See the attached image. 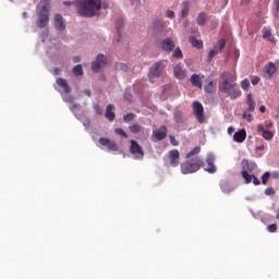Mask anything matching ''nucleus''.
<instances>
[{
    "mask_svg": "<svg viewBox=\"0 0 279 279\" xmlns=\"http://www.w3.org/2000/svg\"><path fill=\"white\" fill-rule=\"evenodd\" d=\"M220 93H225L231 100L239 99L243 93L236 84V74L232 72H222L219 82Z\"/></svg>",
    "mask_w": 279,
    "mask_h": 279,
    "instance_id": "f257e3e1",
    "label": "nucleus"
},
{
    "mask_svg": "<svg viewBox=\"0 0 279 279\" xmlns=\"http://www.w3.org/2000/svg\"><path fill=\"white\" fill-rule=\"evenodd\" d=\"M74 7L78 16L93 19L101 10V0H74Z\"/></svg>",
    "mask_w": 279,
    "mask_h": 279,
    "instance_id": "f03ea898",
    "label": "nucleus"
},
{
    "mask_svg": "<svg viewBox=\"0 0 279 279\" xmlns=\"http://www.w3.org/2000/svg\"><path fill=\"white\" fill-rule=\"evenodd\" d=\"M202 168H204V159H202V157L186 159L180 163L181 173L183 175L197 173V171H199Z\"/></svg>",
    "mask_w": 279,
    "mask_h": 279,
    "instance_id": "7ed1b4c3",
    "label": "nucleus"
},
{
    "mask_svg": "<svg viewBox=\"0 0 279 279\" xmlns=\"http://www.w3.org/2000/svg\"><path fill=\"white\" fill-rule=\"evenodd\" d=\"M51 0H40L37 4L38 10V24L39 29H43L49 25V5Z\"/></svg>",
    "mask_w": 279,
    "mask_h": 279,
    "instance_id": "20e7f679",
    "label": "nucleus"
},
{
    "mask_svg": "<svg viewBox=\"0 0 279 279\" xmlns=\"http://www.w3.org/2000/svg\"><path fill=\"white\" fill-rule=\"evenodd\" d=\"M167 64L169 61L162 59L155 62L148 70V80L151 84L158 80V77H162L165 75V71L167 69Z\"/></svg>",
    "mask_w": 279,
    "mask_h": 279,
    "instance_id": "39448f33",
    "label": "nucleus"
},
{
    "mask_svg": "<svg viewBox=\"0 0 279 279\" xmlns=\"http://www.w3.org/2000/svg\"><path fill=\"white\" fill-rule=\"evenodd\" d=\"M70 110L74 114L75 119H77V121H82L86 130L90 128V118L86 117V111H84V109L82 108V105L80 104L71 105Z\"/></svg>",
    "mask_w": 279,
    "mask_h": 279,
    "instance_id": "423d86ee",
    "label": "nucleus"
},
{
    "mask_svg": "<svg viewBox=\"0 0 279 279\" xmlns=\"http://www.w3.org/2000/svg\"><path fill=\"white\" fill-rule=\"evenodd\" d=\"M129 150L135 160H143V158H145V150H143V146L140 145L135 140L130 141Z\"/></svg>",
    "mask_w": 279,
    "mask_h": 279,
    "instance_id": "0eeeda50",
    "label": "nucleus"
},
{
    "mask_svg": "<svg viewBox=\"0 0 279 279\" xmlns=\"http://www.w3.org/2000/svg\"><path fill=\"white\" fill-rule=\"evenodd\" d=\"M192 108H193L194 117H196V120H197L199 123H204V121H205L204 105H202V102L195 100V101L192 104Z\"/></svg>",
    "mask_w": 279,
    "mask_h": 279,
    "instance_id": "6e6552de",
    "label": "nucleus"
},
{
    "mask_svg": "<svg viewBox=\"0 0 279 279\" xmlns=\"http://www.w3.org/2000/svg\"><path fill=\"white\" fill-rule=\"evenodd\" d=\"M151 138H153L154 143L165 141V138H167V126L160 125L157 130H154Z\"/></svg>",
    "mask_w": 279,
    "mask_h": 279,
    "instance_id": "1a4fd4ad",
    "label": "nucleus"
},
{
    "mask_svg": "<svg viewBox=\"0 0 279 279\" xmlns=\"http://www.w3.org/2000/svg\"><path fill=\"white\" fill-rule=\"evenodd\" d=\"M106 63V56L98 53L96 59L92 62V71H94V73H99L101 66H105Z\"/></svg>",
    "mask_w": 279,
    "mask_h": 279,
    "instance_id": "9d476101",
    "label": "nucleus"
},
{
    "mask_svg": "<svg viewBox=\"0 0 279 279\" xmlns=\"http://www.w3.org/2000/svg\"><path fill=\"white\" fill-rule=\"evenodd\" d=\"M205 161L207 163V167L204 168V171L210 174L217 173V166L215 165V154L209 153Z\"/></svg>",
    "mask_w": 279,
    "mask_h": 279,
    "instance_id": "9b49d317",
    "label": "nucleus"
},
{
    "mask_svg": "<svg viewBox=\"0 0 279 279\" xmlns=\"http://www.w3.org/2000/svg\"><path fill=\"white\" fill-rule=\"evenodd\" d=\"M98 142L102 147H107L108 151H119V146L117 145V142L111 141L110 138L100 137Z\"/></svg>",
    "mask_w": 279,
    "mask_h": 279,
    "instance_id": "f8f14e48",
    "label": "nucleus"
},
{
    "mask_svg": "<svg viewBox=\"0 0 279 279\" xmlns=\"http://www.w3.org/2000/svg\"><path fill=\"white\" fill-rule=\"evenodd\" d=\"M173 76L177 80H185L186 77V69H184V65L182 63H177L173 68Z\"/></svg>",
    "mask_w": 279,
    "mask_h": 279,
    "instance_id": "ddd939ff",
    "label": "nucleus"
},
{
    "mask_svg": "<svg viewBox=\"0 0 279 279\" xmlns=\"http://www.w3.org/2000/svg\"><path fill=\"white\" fill-rule=\"evenodd\" d=\"M54 29H57V32H64L66 29V24L64 23L62 14L54 15Z\"/></svg>",
    "mask_w": 279,
    "mask_h": 279,
    "instance_id": "4468645a",
    "label": "nucleus"
},
{
    "mask_svg": "<svg viewBox=\"0 0 279 279\" xmlns=\"http://www.w3.org/2000/svg\"><path fill=\"white\" fill-rule=\"evenodd\" d=\"M170 158V167H179L180 166V150L173 149L169 153Z\"/></svg>",
    "mask_w": 279,
    "mask_h": 279,
    "instance_id": "2eb2a0df",
    "label": "nucleus"
},
{
    "mask_svg": "<svg viewBox=\"0 0 279 279\" xmlns=\"http://www.w3.org/2000/svg\"><path fill=\"white\" fill-rule=\"evenodd\" d=\"M242 171H246V173H252L253 171H256V162L250 161L247 159H243L241 161Z\"/></svg>",
    "mask_w": 279,
    "mask_h": 279,
    "instance_id": "dca6fc26",
    "label": "nucleus"
},
{
    "mask_svg": "<svg viewBox=\"0 0 279 279\" xmlns=\"http://www.w3.org/2000/svg\"><path fill=\"white\" fill-rule=\"evenodd\" d=\"M161 49L162 51H166L167 53H171L173 49H175V44L171 38H166L161 41Z\"/></svg>",
    "mask_w": 279,
    "mask_h": 279,
    "instance_id": "f3484780",
    "label": "nucleus"
},
{
    "mask_svg": "<svg viewBox=\"0 0 279 279\" xmlns=\"http://www.w3.org/2000/svg\"><path fill=\"white\" fill-rule=\"evenodd\" d=\"M257 132L259 134H262V136L265 141H271L274 138V133H271V131L265 129V125H263V124L257 125Z\"/></svg>",
    "mask_w": 279,
    "mask_h": 279,
    "instance_id": "a211bd4d",
    "label": "nucleus"
},
{
    "mask_svg": "<svg viewBox=\"0 0 279 279\" xmlns=\"http://www.w3.org/2000/svg\"><path fill=\"white\" fill-rule=\"evenodd\" d=\"M247 138V132L245 129H241L233 134L234 143H244Z\"/></svg>",
    "mask_w": 279,
    "mask_h": 279,
    "instance_id": "6ab92c4d",
    "label": "nucleus"
},
{
    "mask_svg": "<svg viewBox=\"0 0 279 279\" xmlns=\"http://www.w3.org/2000/svg\"><path fill=\"white\" fill-rule=\"evenodd\" d=\"M105 117H106L107 121H110L111 123H112V121H114V119H117V113H114V105L109 104L107 106Z\"/></svg>",
    "mask_w": 279,
    "mask_h": 279,
    "instance_id": "aec40b11",
    "label": "nucleus"
},
{
    "mask_svg": "<svg viewBox=\"0 0 279 279\" xmlns=\"http://www.w3.org/2000/svg\"><path fill=\"white\" fill-rule=\"evenodd\" d=\"M56 83L58 84V86H60V88L63 89V93H65V95H70L71 86H69V83L66 82V78L58 77L56 80Z\"/></svg>",
    "mask_w": 279,
    "mask_h": 279,
    "instance_id": "412c9836",
    "label": "nucleus"
},
{
    "mask_svg": "<svg viewBox=\"0 0 279 279\" xmlns=\"http://www.w3.org/2000/svg\"><path fill=\"white\" fill-rule=\"evenodd\" d=\"M220 189L222 193H226L228 195L232 193V191H234L235 187L232 184H230L228 180H222L220 181Z\"/></svg>",
    "mask_w": 279,
    "mask_h": 279,
    "instance_id": "4be33fe9",
    "label": "nucleus"
},
{
    "mask_svg": "<svg viewBox=\"0 0 279 279\" xmlns=\"http://www.w3.org/2000/svg\"><path fill=\"white\" fill-rule=\"evenodd\" d=\"M173 120L177 125H182V123H184V114L182 113V110L178 108L174 109Z\"/></svg>",
    "mask_w": 279,
    "mask_h": 279,
    "instance_id": "5701e85b",
    "label": "nucleus"
},
{
    "mask_svg": "<svg viewBox=\"0 0 279 279\" xmlns=\"http://www.w3.org/2000/svg\"><path fill=\"white\" fill-rule=\"evenodd\" d=\"M208 21V14L206 12H201L198 13L197 17H196V23L197 25H199V27H204V25H206Z\"/></svg>",
    "mask_w": 279,
    "mask_h": 279,
    "instance_id": "b1692460",
    "label": "nucleus"
},
{
    "mask_svg": "<svg viewBox=\"0 0 279 279\" xmlns=\"http://www.w3.org/2000/svg\"><path fill=\"white\" fill-rule=\"evenodd\" d=\"M189 43H191L192 47H195V49H204V43L193 35L189 37Z\"/></svg>",
    "mask_w": 279,
    "mask_h": 279,
    "instance_id": "393cba45",
    "label": "nucleus"
},
{
    "mask_svg": "<svg viewBox=\"0 0 279 279\" xmlns=\"http://www.w3.org/2000/svg\"><path fill=\"white\" fill-rule=\"evenodd\" d=\"M191 84L192 86H195L196 88H203L204 84L202 83V78H199L198 74H193L191 76Z\"/></svg>",
    "mask_w": 279,
    "mask_h": 279,
    "instance_id": "a878e982",
    "label": "nucleus"
},
{
    "mask_svg": "<svg viewBox=\"0 0 279 279\" xmlns=\"http://www.w3.org/2000/svg\"><path fill=\"white\" fill-rule=\"evenodd\" d=\"M191 3L189 1H183L181 7V16L182 19H186L189 16V12L191 10Z\"/></svg>",
    "mask_w": 279,
    "mask_h": 279,
    "instance_id": "bb28decb",
    "label": "nucleus"
},
{
    "mask_svg": "<svg viewBox=\"0 0 279 279\" xmlns=\"http://www.w3.org/2000/svg\"><path fill=\"white\" fill-rule=\"evenodd\" d=\"M116 29L118 34L117 43H121V33L123 32V20H118L116 22Z\"/></svg>",
    "mask_w": 279,
    "mask_h": 279,
    "instance_id": "cd10ccee",
    "label": "nucleus"
},
{
    "mask_svg": "<svg viewBox=\"0 0 279 279\" xmlns=\"http://www.w3.org/2000/svg\"><path fill=\"white\" fill-rule=\"evenodd\" d=\"M204 92L206 93V95H213V93H215V85L213 80L206 82V85L204 86Z\"/></svg>",
    "mask_w": 279,
    "mask_h": 279,
    "instance_id": "c85d7f7f",
    "label": "nucleus"
},
{
    "mask_svg": "<svg viewBox=\"0 0 279 279\" xmlns=\"http://www.w3.org/2000/svg\"><path fill=\"white\" fill-rule=\"evenodd\" d=\"M246 104L248 106L246 112H254V110H256V107L254 106V99H252V94H247Z\"/></svg>",
    "mask_w": 279,
    "mask_h": 279,
    "instance_id": "c756f323",
    "label": "nucleus"
},
{
    "mask_svg": "<svg viewBox=\"0 0 279 279\" xmlns=\"http://www.w3.org/2000/svg\"><path fill=\"white\" fill-rule=\"evenodd\" d=\"M199 151H202V148L199 146L194 147L185 155L186 160H191V158L197 157V154H199Z\"/></svg>",
    "mask_w": 279,
    "mask_h": 279,
    "instance_id": "7c9ffc66",
    "label": "nucleus"
},
{
    "mask_svg": "<svg viewBox=\"0 0 279 279\" xmlns=\"http://www.w3.org/2000/svg\"><path fill=\"white\" fill-rule=\"evenodd\" d=\"M265 71L268 76L274 77V73H276V64L274 62H269L266 64Z\"/></svg>",
    "mask_w": 279,
    "mask_h": 279,
    "instance_id": "2f4dec72",
    "label": "nucleus"
},
{
    "mask_svg": "<svg viewBox=\"0 0 279 279\" xmlns=\"http://www.w3.org/2000/svg\"><path fill=\"white\" fill-rule=\"evenodd\" d=\"M73 73H74L75 77H80V76L84 75V69L82 68V64H76L73 68Z\"/></svg>",
    "mask_w": 279,
    "mask_h": 279,
    "instance_id": "473e14b6",
    "label": "nucleus"
},
{
    "mask_svg": "<svg viewBox=\"0 0 279 279\" xmlns=\"http://www.w3.org/2000/svg\"><path fill=\"white\" fill-rule=\"evenodd\" d=\"M241 175L243 180H245V184H250L254 178V174H250V172H246L245 170L241 172Z\"/></svg>",
    "mask_w": 279,
    "mask_h": 279,
    "instance_id": "72a5a7b5",
    "label": "nucleus"
},
{
    "mask_svg": "<svg viewBox=\"0 0 279 279\" xmlns=\"http://www.w3.org/2000/svg\"><path fill=\"white\" fill-rule=\"evenodd\" d=\"M172 58H177L179 60H182L184 58V53H182V49L180 47H177L172 52Z\"/></svg>",
    "mask_w": 279,
    "mask_h": 279,
    "instance_id": "f704fd0d",
    "label": "nucleus"
},
{
    "mask_svg": "<svg viewBox=\"0 0 279 279\" xmlns=\"http://www.w3.org/2000/svg\"><path fill=\"white\" fill-rule=\"evenodd\" d=\"M129 130H130V132H131L132 134H138V133L141 132L142 128H141V124L135 123V124H131V125L129 126Z\"/></svg>",
    "mask_w": 279,
    "mask_h": 279,
    "instance_id": "c9c22d12",
    "label": "nucleus"
},
{
    "mask_svg": "<svg viewBox=\"0 0 279 279\" xmlns=\"http://www.w3.org/2000/svg\"><path fill=\"white\" fill-rule=\"evenodd\" d=\"M219 53V50L217 48H214L209 50L208 56H207V62H213V58Z\"/></svg>",
    "mask_w": 279,
    "mask_h": 279,
    "instance_id": "e433bc0d",
    "label": "nucleus"
},
{
    "mask_svg": "<svg viewBox=\"0 0 279 279\" xmlns=\"http://www.w3.org/2000/svg\"><path fill=\"white\" fill-rule=\"evenodd\" d=\"M123 99L125 101H129V104H132V99H134V97L132 96V92H130L129 88L125 89V92L123 94Z\"/></svg>",
    "mask_w": 279,
    "mask_h": 279,
    "instance_id": "4c0bfd02",
    "label": "nucleus"
},
{
    "mask_svg": "<svg viewBox=\"0 0 279 279\" xmlns=\"http://www.w3.org/2000/svg\"><path fill=\"white\" fill-rule=\"evenodd\" d=\"M218 52H222L226 49V39L221 38L217 40Z\"/></svg>",
    "mask_w": 279,
    "mask_h": 279,
    "instance_id": "58836bf2",
    "label": "nucleus"
},
{
    "mask_svg": "<svg viewBox=\"0 0 279 279\" xmlns=\"http://www.w3.org/2000/svg\"><path fill=\"white\" fill-rule=\"evenodd\" d=\"M275 9L272 10V16L279 19V0H274Z\"/></svg>",
    "mask_w": 279,
    "mask_h": 279,
    "instance_id": "ea45409f",
    "label": "nucleus"
},
{
    "mask_svg": "<svg viewBox=\"0 0 279 279\" xmlns=\"http://www.w3.org/2000/svg\"><path fill=\"white\" fill-rule=\"evenodd\" d=\"M61 96H62V99H63V101L65 102V104H72V106L75 104V102H73L74 101V99H75V97H73V96H71V95H62L61 94Z\"/></svg>",
    "mask_w": 279,
    "mask_h": 279,
    "instance_id": "a19ab883",
    "label": "nucleus"
},
{
    "mask_svg": "<svg viewBox=\"0 0 279 279\" xmlns=\"http://www.w3.org/2000/svg\"><path fill=\"white\" fill-rule=\"evenodd\" d=\"M114 133L118 134V136H121V138H128V133L121 128L114 129Z\"/></svg>",
    "mask_w": 279,
    "mask_h": 279,
    "instance_id": "79ce46f5",
    "label": "nucleus"
},
{
    "mask_svg": "<svg viewBox=\"0 0 279 279\" xmlns=\"http://www.w3.org/2000/svg\"><path fill=\"white\" fill-rule=\"evenodd\" d=\"M269 178H271V172L266 171V172L262 175V184H267V182H269Z\"/></svg>",
    "mask_w": 279,
    "mask_h": 279,
    "instance_id": "37998d69",
    "label": "nucleus"
},
{
    "mask_svg": "<svg viewBox=\"0 0 279 279\" xmlns=\"http://www.w3.org/2000/svg\"><path fill=\"white\" fill-rule=\"evenodd\" d=\"M241 87L243 90H250V80L248 78L242 80Z\"/></svg>",
    "mask_w": 279,
    "mask_h": 279,
    "instance_id": "c03bdc74",
    "label": "nucleus"
},
{
    "mask_svg": "<svg viewBox=\"0 0 279 279\" xmlns=\"http://www.w3.org/2000/svg\"><path fill=\"white\" fill-rule=\"evenodd\" d=\"M41 43H47V39L49 38V28L44 29V32L40 34Z\"/></svg>",
    "mask_w": 279,
    "mask_h": 279,
    "instance_id": "a18cd8bd",
    "label": "nucleus"
},
{
    "mask_svg": "<svg viewBox=\"0 0 279 279\" xmlns=\"http://www.w3.org/2000/svg\"><path fill=\"white\" fill-rule=\"evenodd\" d=\"M264 193L267 196L276 195V190L271 186H268V187L265 189Z\"/></svg>",
    "mask_w": 279,
    "mask_h": 279,
    "instance_id": "49530a36",
    "label": "nucleus"
},
{
    "mask_svg": "<svg viewBox=\"0 0 279 279\" xmlns=\"http://www.w3.org/2000/svg\"><path fill=\"white\" fill-rule=\"evenodd\" d=\"M94 110H95L96 114H99V116L104 114V110L101 109V106L99 105V102H96L94 105Z\"/></svg>",
    "mask_w": 279,
    "mask_h": 279,
    "instance_id": "de8ad7c7",
    "label": "nucleus"
},
{
    "mask_svg": "<svg viewBox=\"0 0 279 279\" xmlns=\"http://www.w3.org/2000/svg\"><path fill=\"white\" fill-rule=\"evenodd\" d=\"M133 119H134V113H126L125 116H123L124 123H130V121H132Z\"/></svg>",
    "mask_w": 279,
    "mask_h": 279,
    "instance_id": "09e8293b",
    "label": "nucleus"
},
{
    "mask_svg": "<svg viewBox=\"0 0 279 279\" xmlns=\"http://www.w3.org/2000/svg\"><path fill=\"white\" fill-rule=\"evenodd\" d=\"M169 138H170V144H171L173 147H178V145H180V142H178V140H175V136L170 135Z\"/></svg>",
    "mask_w": 279,
    "mask_h": 279,
    "instance_id": "8fccbe9b",
    "label": "nucleus"
},
{
    "mask_svg": "<svg viewBox=\"0 0 279 279\" xmlns=\"http://www.w3.org/2000/svg\"><path fill=\"white\" fill-rule=\"evenodd\" d=\"M154 29H162V22L160 20L154 22Z\"/></svg>",
    "mask_w": 279,
    "mask_h": 279,
    "instance_id": "3c124183",
    "label": "nucleus"
},
{
    "mask_svg": "<svg viewBox=\"0 0 279 279\" xmlns=\"http://www.w3.org/2000/svg\"><path fill=\"white\" fill-rule=\"evenodd\" d=\"M268 232H276L278 230V225L272 223L267 227Z\"/></svg>",
    "mask_w": 279,
    "mask_h": 279,
    "instance_id": "603ef678",
    "label": "nucleus"
},
{
    "mask_svg": "<svg viewBox=\"0 0 279 279\" xmlns=\"http://www.w3.org/2000/svg\"><path fill=\"white\" fill-rule=\"evenodd\" d=\"M248 111H244L242 114L243 119H246V121H252V113H247Z\"/></svg>",
    "mask_w": 279,
    "mask_h": 279,
    "instance_id": "864d4df0",
    "label": "nucleus"
},
{
    "mask_svg": "<svg viewBox=\"0 0 279 279\" xmlns=\"http://www.w3.org/2000/svg\"><path fill=\"white\" fill-rule=\"evenodd\" d=\"M166 16H167L168 19H175V12H173V11H171V10H168V11L166 12Z\"/></svg>",
    "mask_w": 279,
    "mask_h": 279,
    "instance_id": "5fc2aeb1",
    "label": "nucleus"
},
{
    "mask_svg": "<svg viewBox=\"0 0 279 279\" xmlns=\"http://www.w3.org/2000/svg\"><path fill=\"white\" fill-rule=\"evenodd\" d=\"M258 82H260V77L258 76H254L251 78V84H253V86H256Z\"/></svg>",
    "mask_w": 279,
    "mask_h": 279,
    "instance_id": "6e6d98bb",
    "label": "nucleus"
},
{
    "mask_svg": "<svg viewBox=\"0 0 279 279\" xmlns=\"http://www.w3.org/2000/svg\"><path fill=\"white\" fill-rule=\"evenodd\" d=\"M252 182L255 186H258L260 185V180H258V178L256 175L253 174V179H252Z\"/></svg>",
    "mask_w": 279,
    "mask_h": 279,
    "instance_id": "4d7b16f0",
    "label": "nucleus"
},
{
    "mask_svg": "<svg viewBox=\"0 0 279 279\" xmlns=\"http://www.w3.org/2000/svg\"><path fill=\"white\" fill-rule=\"evenodd\" d=\"M63 5H65V8H71L72 5H75V1L71 2V1H64Z\"/></svg>",
    "mask_w": 279,
    "mask_h": 279,
    "instance_id": "13d9d810",
    "label": "nucleus"
},
{
    "mask_svg": "<svg viewBox=\"0 0 279 279\" xmlns=\"http://www.w3.org/2000/svg\"><path fill=\"white\" fill-rule=\"evenodd\" d=\"M62 70L60 69V68H54L53 70H52V74L53 75H60V72H61Z\"/></svg>",
    "mask_w": 279,
    "mask_h": 279,
    "instance_id": "bf43d9fd",
    "label": "nucleus"
},
{
    "mask_svg": "<svg viewBox=\"0 0 279 279\" xmlns=\"http://www.w3.org/2000/svg\"><path fill=\"white\" fill-rule=\"evenodd\" d=\"M72 61H73L74 63L82 62V57L75 56V57H73Z\"/></svg>",
    "mask_w": 279,
    "mask_h": 279,
    "instance_id": "052dcab7",
    "label": "nucleus"
},
{
    "mask_svg": "<svg viewBox=\"0 0 279 279\" xmlns=\"http://www.w3.org/2000/svg\"><path fill=\"white\" fill-rule=\"evenodd\" d=\"M101 8H102V10H108V2L100 1V10H101Z\"/></svg>",
    "mask_w": 279,
    "mask_h": 279,
    "instance_id": "680f3d73",
    "label": "nucleus"
},
{
    "mask_svg": "<svg viewBox=\"0 0 279 279\" xmlns=\"http://www.w3.org/2000/svg\"><path fill=\"white\" fill-rule=\"evenodd\" d=\"M271 178H274V180H278V178H279V171H274V172L271 173Z\"/></svg>",
    "mask_w": 279,
    "mask_h": 279,
    "instance_id": "e2e57ef3",
    "label": "nucleus"
},
{
    "mask_svg": "<svg viewBox=\"0 0 279 279\" xmlns=\"http://www.w3.org/2000/svg\"><path fill=\"white\" fill-rule=\"evenodd\" d=\"M256 150L257 151H264L265 150V145L260 144V145L256 146Z\"/></svg>",
    "mask_w": 279,
    "mask_h": 279,
    "instance_id": "0e129e2a",
    "label": "nucleus"
},
{
    "mask_svg": "<svg viewBox=\"0 0 279 279\" xmlns=\"http://www.w3.org/2000/svg\"><path fill=\"white\" fill-rule=\"evenodd\" d=\"M228 134H234V126L228 128Z\"/></svg>",
    "mask_w": 279,
    "mask_h": 279,
    "instance_id": "69168bd1",
    "label": "nucleus"
},
{
    "mask_svg": "<svg viewBox=\"0 0 279 279\" xmlns=\"http://www.w3.org/2000/svg\"><path fill=\"white\" fill-rule=\"evenodd\" d=\"M266 110H267V108H266L264 105H262V106L259 107V112L265 113Z\"/></svg>",
    "mask_w": 279,
    "mask_h": 279,
    "instance_id": "338daca9",
    "label": "nucleus"
},
{
    "mask_svg": "<svg viewBox=\"0 0 279 279\" xmlns=\"http://www.w3.org/2000/svg\"><path fill=\"white\" fill-rule=\"evenodd\" d=\"M84 95H86L87 97H90L92 95L90 89H84Z\"/></svg>",
    "mask_w": 279,
    "mask_h": 279,
    "instance_id": "774afa93",
    "label": "nucleus"
}]
</instances>
